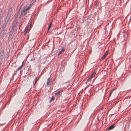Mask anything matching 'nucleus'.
Listing matches in <instances>:
<instances>
[{
  "label": "nucleus",
  "instance_id": "obj_11",
  "mask_svg": "<svg viewBox=\"0 0 131 131\" xmlns=\"http://www.w3.org/2000/svg\"><path fill=\"white\" fill-rule=\"evenodd\" d=\"M5 30V29H4L3 28V27H2L1 31V33H2L3 34L4 33Z\"/></svg>",
  "mask_w": 131,
  "mask_h": 131
},
{
  "label": "nucleus",
  "instance_id": "obj_13",
  "mask_svg": "<svg viewBox=\"0 0 131 131\" xmlns=\"http://www.w3.org/2000/svg\"><path fill=\"white\" fill-rule=\"evenodd\" d=\"M54 96H52L51 99L49 101V102L50 103L52 101V100L54 99Z\"/></svg>",
  "mask_w": 131,
  "mask_h": 131
},
{
  "label": "nucleus",
  "instance_id": "obj_16",
  "mask_svg": "<svg viewBox=\"0 0 131 131\" xmlns=\"http://www.w3.org/2000/svg\"><path fill=\"white\" fill-rule=\"evenodd\" d=\"M51 26H52V23L51 22V23H50V24L49 25V27H48V30H49V29H50V28L51 27Z\"/></svg>",
  "mask_w": 131,
  "mask_h": 131
},
{
  "label": "nucleus",
  "instance_id": "obj_18",
  "mask_svg": "<svg viewBox=\"0 0 131 131\" xmlns=\"http://www.w3.org/2000/svg\"><path fill=\"white\" fill-rule=\"evenodd\" d=\"M112 93V91H111V92H110V94L109 95V97H110L111 96Z\"/></svg>",
  "mask_w": 131,
  "mask_h": 131
},
{
  "label": "nucleus",
  "instance_id": "obj_26",
  "mask_svg": "<svg viewBox=\"0 0 131 131\" xmlns=\"http://www.w3.org/2000/svg\"><path fill=\"white\" fill-rule=\"evenodd\" d=\"M130 105H131V104H130Z\"/></svg>",
  "mask_w": 131,
  "mask_h": 131
},
{
  "label": "nucleus",
  "instance_id": "obj_12",
  "mask_svg": "<svg viewBox=\"0 0 131 131\" xmlns=\"http://www.w3.org/2000/svg\"><path fill=\"white\" fill-rule=\"evenodd\" d=\"M64 50V49L63 48L59 52V53L58 54L59 55L62 52H63Z\"/></svg>",
  "mask_w": 131,
  "mask_h": 131
},
{
  "label": "nucleus",
  "instance_id": "obj_21",
  "mask_svg": "<svg viewBox=\"0 0 131 131\" xmlns=\"http://www.w3.org/2000/svg\"><path fill=\"white\" fill-rule=\"evenodd\" d=\"M108 52L107 51H106L105 52V53H106V54H107V55L108 54Z\"/></svg>",
  "mask_w": 131,
  "mask_h": 131
},
{
  "label": "nucleus",
  "instance_id": "obj_6",
  "mask_svg": "<svg viewBox=\"0 0 131 131\" xmlns=\"http://www.w3.org/2000/svg\"><path fill=\"white\" fill-rule=\"evenodd\" d=\"M23 62H24V61H23L22 62V65H21V66L19 68H17V69L16 71H18L20 69H21L22 68V67H23Z\"/></svg>",
  "mask_w": 131,
  "mask_h": 131
},
{
  "label": "nucleus",
  "instance_id": "obj_20",
  "mask_svg": "<svg viewBox=\"0 0 131 131\" xmlns=\"http://www.w3.org/2000/svg\"><path fill=\"white\" fill-rule=\"evenodd\" d=\"M2 27H3V28H4V29H5L6 28V25H5L4 26Z\"/></svg>",
  "mask_w": 131,
  "mask_h": 131
},
{
  "label": "nucleus",
  "instance_id": "obj_19",
  "mask_svg": "<svg viewBox=\"0 0 131 131\" xmlns=\"http://www.w3.org/2000/svg\"><path fill=\"white\" fill-rule=\"evenodd\" d=\"M32 4H30L28 7H29V8L31 7V6L32 5Z\"/></svg>",
  "mask_w": 131,
  "mask_h": 131
},
{
  "label": "nucleus",
  "instance_id": "obj_4",
  "mask_svg": "<svg viewBox=\"0 0 131 131\" xmlns=\"http://www.w3.org/2000/svg\"><path fill=\"white\" fill-rule=\"evenodd\" d=\"M11 15V14L8 13L7 16L6 17V19H7V21L6 22V23H7L8 21V20L10 17Z\"/></svg>",
  "mask_w": 131,
  "mask_h": 131
},
{
  "label": "nucleus",
  "instance_id": "obj_8",
  "mask_svg": "<svg viewBox=\"0 0 131 131\" xmlns=\"http://www.w3.org/2000/svg\"><path fill=\"white\" fill-rule=\"evenodd\" d=\"M96 73V71H94L92 73V74H91V78H92L93 76H94L95 75V74Z\"/></svg>",
  "mask_w": 131,
  "mask_h": 131
},
{
  "label": "nucleus",
  "instance_id": "obj_14",
  "mask_svg": "<svg viewBox=\"0 0 131 131\" xmlns=\"http://www.w3.org/2000/svg\"><path fill=\"white\" fill-rule=\"evenodd\" d=\"M39 79V78H36V79L34 82V85H35L36 83L37 82L38 80Z\"/></svg>",
  "mask_w": 131,
  "mask_h": 131
},
{
  "label": "nucleus",
  "instance_id": "obj_24",
  "mask_svg": "<svg viewBox=\"0 0 131 131\" xmlns=\"http://www.w3.org/2000/svg\"><path fill=\"white\" fill-rule=\"evenodd\" d=\"M25 33L24 34V35H26L27 34V33H26V31H25Z\"/></svg>",
  "mask_w": 131,
  "mask_h": 131
},
{
  "label": "nucleus",
  "instance_id": "obj_10",
  "mask_svg": "<svg viewBox=\"0 0 131 131\" xmlns=\"http://www.w3.org/2000/svg\"><path fill=\"white\" fill-rule=\"evenodd\" d=\"M12 10V8L11 7L8 10V13L11 14V12Z\"/></svg>",
  "mask_w": 131,
  "mask_h": 131
},
{
  "label": "nucleus",
  "instance_id": "obj_2",
  "mask_svg": "<svg viewBox=\"0 0 131 131\" xmlns=\"http://www.w3.org/2000/svg\"><path fill=\"white\" fill-rule=\"evenodd\" d=\"M4 52V51L3 50H2L0 52V62L1 61V60L3 58Z\"/></svg>",
  "mask_w": 131,
  "mask_h": 131
},
{
  "label": "nucleus",
  "instance_id": "obj_23",
  "mask_svg": "<svg viewBox=\"0 0 131 131\" xmlns=\"http://www.w3.org/2000/svg\"><path fill=\"white\" fill-rule=\"evenodd\" d=\"M114 90V89H113L111 91H112V92H113V91Z\"/></svg>",
  "mask_w": 131,
  "mask_h": 131
},
{
  "label": "nucleus",
  "instance_id": "obj_25",
  "mask_svg": "<svg viewBox=\"0 0 131 131\" xmlns=\"http://www.w3.org/2000/svg\"><path fill=\"white\" fill-rule=\"evenodd\" d=\"M123 36L124 37V36H125V35H123Z\"/></svg>",
  "mask_w": 131,
  "mask_h": 131
},
{
  "label": "nucleus",
  "instance_id": "obj_27",
  "mask_svg": "<svg viewBox=\"0 0 131 131\" xmlns=\"http://www.w3.org/2000/svg\"><path fill=\"white\" fill-rule=\"evenodd\" d=\"M1 62H0V63H1Z\"/></svg>",
  "mask_w": 131,
  "mask_h": 131
},
{
  "label": "nucleus",
  "instance_id": "obj_9",
  "mask_svg": "<svg viewBox=\"0 0 131 131\" xmlns=\"http://www.w3.org/2000/svg\"><path fill=\"white\" fill-rule=\"evenodd\" d=\"M106 56L107 54H106V53H104L103 55V57L101 58L102 60H103L104 59V58L106 57Z\"/></svg>",
  "mask_w": 131,
  "mask_h": 131
},
{
  "label": "nucleus",
  "instance_id": "obj_3",
  "mask_svg": "<svg viewBox=\"0 0 131 131\" xmlns=\"http://www.w3.org/2000/svg\"><path fill=\"white\" fill-rule=\"evenodd\" d=\"M114 128V126L113 125H112L109 127L107 128V129L108 130H110L113 129Z\"/></svg>",
  "mask_w": 131,
  "mask_h": 131
},
{
  "label": "nucleus",
  "instance_id": "obj_5",
  "mask_svg": "<svg viewBox=\"0 0 131 131\" xmlns=\"http://www.w3.org/2000/svg\"><path fill=\"white\" fill-rule=\"evenodd\" d=\"M50 78H48V79H47V83H46L47 86H48V85H49V84L50 83Z\"/></svg>",
  "mask_w": 131,
  "mask_h": 131
},
{
  "label": "nucleus",
  "instance_id": "obj_7",
  "mask_svg": "<svg viewBox=\"0 0 131 131\" xmlns=\"http://www.w3.org/2000/svg\"><path fill=\"white\" fill-rule=\"evenodd\" d=\"M30 29H29L27 27L25 28V31H26V33H27L29 31Z\"/></svg>",
  "mask_w": 131,
  "mask_h": 131
},
{
  "label": "nucleus",
  "instance_id": "obj_22",
  "mask_svg": "<svg viewBox=\"0 0 131 131\" xmlns=\"http://www.w3.org/2000/svg\"><path fill=\"white\" fill-rule=\"evenodd\" d=\"M32 26L31 25L30 26V28H31V27H32Z\"/></svg>",
  "mask_w": 131,
  "mask_h": 131
},
{
  "label": "nucleus",
  "instance_id": "obj_15",
  "mask_svg": "<svg viewBox=\"0 0 131 131\" xmlns=\"http://www.w3.org/2000/svg\"><path fill=\"white\" fill-rule=\"evenodd\" d=\"M61 92V91H59V92L55 94V95H58Z\"/></svg>",
  "mask_w": 131,
  "mask_h": 131
},
{
  "label": "nucleus",
  "instance_id": "obj_1",
  "mask_svg": "<svg viewBox=\"0 0 131 131\" xmlns=\"http://www.w3.org/2000/svg\"><path fill=\"white\" fill-rule=\"evenodd\" d=\"M29 9V7H28L27 8H24L23 11L22 12L21 15L24 14V15L27 12V11Z\"/></svg>",
  "mask_w": 131,
  "mask_h": 131
},
{
  "label": "nucleus",
  "instance_id": "obj_17",
  "mask_svg": "<svg viewBox=\"0 0 131 131\" xmlns=\"http://www.w3.org/2000/svg\"><path fill=\"white\" fill-rule=\"evenodd\" d=\"M91 78H91V77H90V78H88V80H87V82H88V81H89L90 79H91Z\"/></svg>",
  "mask_w": 131,
  "mask_h": 131
}]
</instances>
